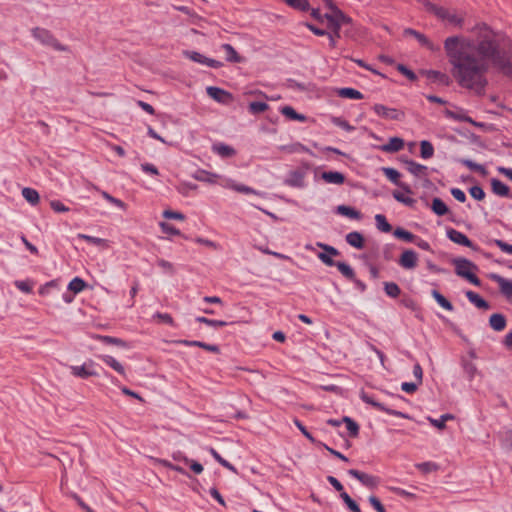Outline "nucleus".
Listing matches in <instances>:
<instances>
[{"label":"nucleus","mask_w":512,"mask_h":512,"mask_svg":"<svg viewBox=\"0 0 512 512\" xmlns=\"http://www.w3.org/2000/svg\"><path fill=\"white\" fill-rule=\"evenodd\" d=\"M281 113L284 116H286L289 119H291V120H298V121H305L306 120V116L305 115L297 113L294 110V108H292L291 106H284L281 109Z\"/></svg>","instance_id":"e433bc0d"},{"label":"nucleus","mask_w":512,"mask_h":512,"mask_svg":"<svg viewBox=\"0 0 512 512\" xmlns=\"http://www.w3.org/2000/svg\"><path fill=\"white\" fill-rule=\"evenodd\" d=\"M101 359L104 363L109 365L112 369L118 372L120 375L125 376V369L123 365L118 362L115 358L110 355L101 356Z\"/></svg>","instance_id":"bb28decb"},{"label":"nucleus","mask_w":512,"mask_h":512,"mask_svg":"<svg viewBox=\"0 0 512 512\" xmlns=\"http://www.w3.org/2000/svg\"><path fill=\"white\" fill-rule=\"evenodd\" d=\"M175 343L182 344V345H185V346H196V347L202 348L204 350H207L209 352L216 353V354L220 353L219 346L214 345V344H208V343H205V342H202V341H197V340H176Z\"/></svg>","instance_id":"ddd939ff"},{"label":"nucleus","mask_w":512,"mask_h":512,"mask_svg":"<svg viewBox=\"0 0 512 512\" xmlns=\"http://www.w3.org/2000/svg\"><path fill=\"white\" fill-rule=\"evenodd\" d=\"M209 452L220 465L232 471L233 473H237V469L231 463L225 460L214 448H210Z\"/></svg>","instance_id":"f704fd0d"},{"label":"nucleus","mask_w":512,"mask_h":512,"mask_svg":"<svg viewBox=\"0 0 512 512\" xmlns=\"http://www.w3.org/2000/svg\"><path fill=\"white\" fill-rule=\"evenodd\" d=\"M58 287H59V281L51 280L39 288V294L42 296L49 295L52 290L58 289Z\"/></svg>","instance_id":"49530a36"},{"label":"nucleus","mask_w":512,"mask_h":512,"mask_svg":"<svg viewBox=\"0 0 512 512\" xmlns=\"http://www.w3.org/2000/svg\"><path fill=\"white\" fill-rule=\"evenodd\" d=\"M404 147V140L400 137H392L386 143V152H397Z\"/></svg>","instance_id":"473e14b6"},{"label":"nucleus","mask_w":512,"mask_h":512,"mask_svg":"<svg viewBox=\"0 0 512 512\" xmlns=\"http://www.w3.org/2000/svg\"><path fill=\"white\" fill-rule=\"evenodd\" d=\"M462 368L469 381H472L479 374L476 365L465 359H462Z\"/></svg>","instance_id":"a878e982"},{"label":"nucleus","mask_w":512,"mask_h":512,"mask_svg":"<svg viewBox=\"0 0 512 512\" xmlns=\"http://www.w3.org/2000/svg\"><path fill=\"white\" fill-rule=\"evenodd\" d=\"M393 196L399 202H402V203H404L406 205H409V206H412L414 204V202H415L414 199L406 197L402 192H399V191H394L393 192Z\"/></svg>","instance_id":"69168bd1"},{"label":"nucleus","mask_w":512,"mask_h":512,"mask_svg":"<svg viewBox=\"0 0 512 512\" xmlns=\"http://www.w3.org/2000/svg\"><path fill=\"white\" fill-rule=\"evenodd\" d=\"M175 10H178L186 15H188L192 19V23H196L198 20H201V17L197 15L194 11L189 9L187 6H173Z\"/></svg>","instance_id":"13d9d810"},{"label":"nucleus","mask_w":512,"mask_h":512,"mask_svg":"<svg viewBox=\"0 0 512 512\" xmlns=\"http://www.w3.org/2000/svg\"><path fill=\"white\" fill-rule=\"evenodd\" d=\"M431 209L438 216H443L448 213L447 205L437 197L432 200Z\"/></svg>","instance_id":"c756f323"},{"label":"nucleus","mask_w":512,"mask_h":512,"mask_svg":"<svg viewBox=\"0 0 512 512\" xmlns=\"http://www.w3.org/2000/svg\"><path fill=\"white\" fill-rule=\"evenodd\" d=\"M407 170L416 177H425L428 175V168L425 165L414 161H407Z\"/></svg>","instance_id":"aec40b11"},{"label":"nucleus","mask_w":512,"mask_h":512,"mask_svg":"<svg viewBox=\"0 0 512 512\" xmlns=\"http://www.w3.org/2000/svg\"><path fill=\"white\" fill-rule=\"evenodd\" d=\"M160 227L164 233L171 234V235H178V236L181 235L180 230L175 228L173 225H171L169 223L161 222Z\"/></svg>","instance_id":"0e129e2a"},{"label":"nucleus","mask_w":512,"mask_h":512,"mask_svg":"<svg viewBox=\"0 0 512 512\" xmlns=\"http://www.w3.org/2000/svg\"><path fill=\"white\" fill-rule=\"evenodd\" d=\"M386 176L389 178L390 181H392L394 184L402 187L406 192L410 193V189L408 186L404 185L403 183L399 182L400 173L393 169V168H386Z\"/></svg>","instance_id":"2f4dec72"},{"label":"nucleus","mask_w":512,"mask_h":512,"mask_svg":"<svg viewBox=\"0 0 512 512\" xmlns=\"http://www.w3.org/2000/svg\"><path fill=\"white\" fill-rule=\"evenodd\" d=\"M93 365L94 362L90 360L88 363H85L82 366H71V372L74 376L83 379L91 376H97L98 373L92 369Z\"/></svg>","instance_id":"9b49d317"},{"label":"nucleus","mask_w":512,"mask_h":512,"mask_svg":"<svg viewBox=\"0 0 512 512\" xmlns=\"http://www.w3.org/2000/svg\"><path fill=\"white\" fill-rule=\"evenodd\" d=\"M328 22V28L331 29L337 37H340L341 27L351 23V18L346 16L340 9H335L334 13L324 15Z\"/></svg>","instance_id":"39448f33"},{"label":"nucleus","mask_w":512,"mask_h":512,"mask_svg":"<svg viewBox=\"0 0 512 512\" xmlns=\"http://www.w3.org/2000/svg\"><path fill=\"white\" fill-rule=\"evenodd\" d=\"M173 458L175 460H181L183 461L185 464H188L191 468V470L196 473V474H200L203 472V466L202 464H200L199 462L195 461V460H191L189 458H187L186 456H173Z\"/></svg>","instance_id":"72a5a7b5"},{"label":"nucleus","mask_w":512,"mask_h":512,"mask_svg":"<svg viewBox=\"0 0 512 512\" xmlns=\"http://www.w3.org/2000/svg\"><path fill=\"white\" fill-rule=\"evenodd\" d=\"M404 34L406 36H412L414 37L421 46L423 47H426L428 48L429 50H434L435 47L433 45V43L423 34V33H420L414 29H411V28H407L404 30Z\"/></svg>","instance_id":"2eb2a0df"},{"label":"nucleus","mask_w":512,"mask_h":512,"mask_svg":"<svg viewBox=\"0 0 512 512\" xmlns=\"http://www.w3.org/2000/svg\"><path fill=\"white\" fill-rule=\"evenodd\" d=\"M469 193H470V195H471L474 199H476V200H478V201H481V200H483V199L485 198V192H484L483 188H482V187H480V186H477V185H476V186L471 187V188L469 189Z\"/></svg>","instance_id":"052dcab7"},{"label":"nucleus","mask_w":512,"mask_h":512,"mask_svg":"<svg viewBox=\"0 0 512 512\" xmlns=\"http://www.w3.org/2000/svg\"><path fill=\"white\" fill-rule=\"evenodd\" d=\"M417 1L425 7L426 11L434 14L441 21L446 22L447 24L452 25L454 27H462L464 22V16L457 10L438 6L430 2L429 0Z\"/></svg>","instance_id":"f03ea898"},{"label":"nucleus","mask_w":512,"mask_h":512,"mask_svg":"<svg viewBox=\"0 0 512 512\" xmlns=\"http://www.w3.org/2000/svg\"><path fill=\"white\" fill-rule=\"evenodd\" d=\"M349 475L358 479L364 486L374 489L378 487L381 483V478L373 475L366 474L356 469H350L348 471Z\"/></svg>","instance_id":"423d86ee"},{"label":"nucleus","mask_w":512,"mask_h":512,"mask_svg":"<svg viewBox=\"0 0 512 512\" xmlns=\"http://www.w3.org/2000/svg\"><path fill=\"white\" fill-rule=\"evenodd\" d=\"M399 286L394 282H386V294L391 297H397L400 294Z\"/></svg>","instance_id":"e2e57ef3"},{"label":"nucleus","mask_w":512,"mask_h":512,"mask_svg":"<svg viewBox=\"0 0 512 512\" xmlns=\"http://www.w3.org/2000/svg\"><path fill=\"white\" fill-rule=\"evenodd\" d=\"M230 188L244 194H255V195H261L258 191L254 190L253 188L243 185V184H231Z\"/></svg>","instance_id":"5fc2aeb1"},{"label":"nucleus","mask_w":512,"mask_h":512,"mask_svg":"<svg viewBox=\"0 0 512 512\" xmlns=\"http://www.w3.org/2000/svg\"><path fill=\"white\" fill-rule=\"evenodd\" d=\"M380 257V250L379 248H371L369 251L364 255L365 263L369 264V262H375L377 264V261Z\"/></svg>","instance_id":"bf43d9fd"},{"label":"nucleus","mask_w":512,"mask_h":512,"mask_svg":"<svg viewBox=\"0 0 512 512\" xmlns=\"http://www.w3.org/2000/svg\"><path fill=\"white\" fill-rule=\"evenodd\" d=\"M341 274L349 280H354L355 273L354 270L345 262H337L335 265Z\"/></svg>","instance_id":"79ce46f5"},{"label":"nucleus","mask_w":512,"mask_h":512,"mask_svg":"<svg viewBox=\"0 0 512 512\" xmlns=\"http://www.w3.org/2000/svg\"><path fill=\"white\" fill-rule=\"evenodd\" d=\"M507 324L506 318L501 313H494L489 318V325L495 331H502L505 329Z\"/></svg>","instance_id":"dca6fc26"},{"label":"nucleus","mask_w":512,"mask_h":512,"mask_svg":"<svg viewBox=\"0 0 512 512\" xmlns=\"http://www.w3.org/2000/svg\"><path fill=\"white\" fill-rule=\"evenodd\" d=\"M185 56L189 58L190 60L207 65L208 64V57L204 56L203 54L196 52V51H185Z\"/></svg>","instance_id":"c03bdc74"},{"label":"nucleus","mask_w":512,"mask_h":512,"mask_svg":"<svg viewBox=\"0 0 512 512\" xmlns=\"http://www.w3.org/2000/svg\"><path fill=\"white\" fill-rule=\"evenodd\" d=\"M420 74L425 76L431 82L439 83L448 86L451 83L450 77L436 70H421Z\"/></svg>","instance_id":"9d476101"},{"label":"nucleus","mask_w":512,"mask_h":512,"mask_svg":"<svg viewBox=\"0 0 512 512\" xmlns=\"http://www.w3.org/2000/svg\"><path fill=\"white\" fill-rule=\"evenodd\" d=\"M490 279L499 285L500 292L507 299L512 298V281L508 280L498 274H490Z\"/></svg>","instance_id":"1a4fd4ad"},{"label":"nucleus","mask_w":512,"mask_h":512,"mask_svg":"<svg viewBox=\"0 0 512 512\" xmlns=\"http://www.w3.org/2000/svg\"><path fill=\"white\" fill-rule=\"evenodd\" d=\"M286 184L292 187H303L304 173L298 170L292 171L289 178L286 180Z\"/></svg>","instance_id":"b1692460"},{"label":"nucleus","mask_w":512,"mask_h":512,"mask_svg":"<svg viewBox=\"0 0 512 512\" xmlns=\"http://www.w3.org/2000/svg\"><path fill=\"white\" fill-rule=\"evenodd\" d=\"M346 242L357 249H362L364 247V237L357 231L348 233L346 235Z\"/></svg>","instance_id":"4be33fe9"},{"label":"nucleus","mask_w":512,"mask_h":512,"mask_svg":"<svg viewBox=\"0 0 512 512\" xmlns=\"http://www.w3.org/2000/svg\"><path fill=\"white\" fill-rule=\"evenodd\" d=\"M466 297L468 298V300L474 304L477 308L479 309H484V310H487L490 308V305L489 303L484 300L479 294H477L476 292H473V291H467L466 292Z\"/></svg>","instance_id":"412c9836"},{"label":"nucleus","mask_w":512,"mask_h":512,"mask_svg":"<svg viewBox=\"0 0 512 512\" xmlns=\"http://www.w3.org/2000/svg\"><path fill=\"white\" fill-rule=\"evenodd\" d=\"M22 196L32 205L38 204L40 200L39 193L35 189L29 187L22 189Z\"/></svg>","instance_id":"cd10ccee"},{"label":"nucleus","mask_w":512,"mask_h":512,"mask_svg":"<svg viewBox=\"0 0 512 512\" xmlns=\"http://www.w3.org/2000/svg\"><path fill=\"white\" fill-rule=\"evenodd\" d=\"M50 207L57 213L69 211V208L67 206H65L62 202H60L59 200H52L50 202Z\"/></svg>","instance_id":"338daca9"},{"label":"nucleus","mask_w":512,"mask_h":512,"mask_svg":"<svg viewBox=\"0 0 512 512\" xmlns=\"http://www.w3.org/2000/svg\"><path fill=\"white\" fill-rule=\"evenodd\" d=\"M453 265L455 266V273L475 286H480L481 281L475 275V271L478 270V267L466 258H456L452 260Z\"/></svg>","instance_id":"7ed1b4c3"},{"label":"nucleus","mask_w":512,"mask_h":512,"mask_svg":"<svg viewBox=\"0 0 512 512\" xmlns=\"http://www.w3.org/2000/svg\"><path fill=\"white\" fill-rule=\"evenodd\" d=\"M360 396L365 403L372 405L373 407L377 408L380 411L384 410L383 404L380 403L379 401H376L375 398L369 395L367 392L362 391Z\"/></svg>","instance_id":"de8ad7c7"},{"label":"nucleus","mask_w":512,"mask_h":512,"mask_svg":"<svg viewBox=\"0 0 512 512\" xmlns=\"http://www.w3.org/2000/svg\"><path fill=\"white\" fill-rule=\"evenodd\" d=\"M85 287H86V282L79 277L73 278L68 285V289L75 294L83 291L85 289Z\"/></svg>","instance_id":"58836bf2"},{"label":"nucleus","mask_w":512,"mask_h":512,"mask_svg":"<svg viewBox=\"0 0 512 512\" xmlns=\"http://www.w3.org/2000/svg\"><path fill=\"white\" fill-rule=\"evenodd\" d=\"M321 177L327 183L340 185L345 182L344 174L338 171H325L322 173Z\"/></svg>","instance_id":"a211bd4d"},{"label":"nucleus","mask_w":512,"mask_h":512,"mask_svg":"<svg viewBox=\"0 0 512 512\" xmlns=\"http://www.w3.org/2000/svg\"><path fill=\"white\" fill-rule=\"evenodd\" d=\"M491 189H492V192L497 196H500V197H508L509 196V192H510L509 187L506 184H504L502 181H500L499 179H496V178L491 179Z\"/></svg>","instance_id":"f3484780"},{"label":"nucleus","mask_w":512,"mask_h":512,"mask_svg":"<svg viewBox=\"0 0 512 512\" xmlns=\"http://www.w3.org/2000/svg\"><path fill=\"white\" fill-rule=\"evenodd\" d=\"M337 94H338V96H340L342 98H349V99H356V100L363 99V94L360 91H358L354 88H349V87L340 88L337 91Z\"/></svg>","instance_id":"393cba45"},{"label":"nucleus","mask_w":512,"mask_h":512,"mask_svg":"<svg viewBox=\"0 0 512 512\" xmlns=\"http://www.w3.org/2000/svg\"><path fill=\"white\" fill-rule=\"evenodd\" d=\"M196 321L199 322V323L206 324V325L211 326V327H224V326L229 324L226 321L213 320V319L206 318L204 316L197 317Z\"/></svg>","instance_id":"a18cd8bd"},{"label":"nucleus","mask_w":512,"mask_h":512,"mask_svg":"<svg viewBox=\"0 0 512 512\" xmlns=\"http://www.w3.org/2000/svg\"><path fill=\"white\" fill-rule=\"evenodd\" d=\"M101 195H102V197H103L104 199H106V200H107L108 202H110L111 204H113V205H115V206H117V207H119V208H121V209H123V210H125V209H126V204H125L122 200H120V199H118V198L113 197L112 195H110V194H109V193H107L106 191H102V192H101Z\"/></svg>","instance_id":"4d7b16f0"},{"label":"nucleus","mask_w":512,"mask_h":512,"mask_svg":"<svg viewBox=\"0 0 512 512\" xmlns=\"http://www.w3.org/2000/svg\"><path fill=\"white\" fill-rule=\"evenodd\" d=\"M340 497L352 512H361L359 505L346 493H340Z\"/></svg>","instance_id":"8fccbe9b"},{"label":"nucleus","mask_w":512,"mask_h":512,"mask_svg":"<svg viewBox=\"0 0 512 512\" xmlns=\"http://www.w3.org/2000/svg\"><path fill=\"white\" fill-rule=\"evenodd\" d=\"M452 419H454V416L452 414H444L440 417V419H433L431 417H428L429 422L439 430H443L446 427V421Z\"/></svg>","instance_id":"37998d69"},{"label":"nucleus","mask_w":512,"mask_h":512,"mask_svg":"<svg viewBox=\"0 0 512 512\" xmlns=\"http://www.w3.org/2000/svg\"><path fill=\"white\" fill-rule=\"evenodd\" d=\"M289 6L298 9L300 11H306L309 9L308 0H283Z\"/></svg>","instance_id":"603ef678"},{"label":"nucleus","mask_w":512,"mask_h":512,"mask_svg":"<svg viewBox=\"0 0 512 512\" xmlns=\"http://www.w3.org/2000/svg\"><path fill=\"white\" fill-rule=\"evenodd\" d=\"M416 468L424 474H428L437 471L439 466L434 462H423L416 464Z\"/></svg>","instance_id":"3c124183"},{"label":"nucleus","mask_w":512,"mask_h":512,"mask_svg":"<svg viewBox=\"0 0 512 512\" xmlns=\"http://www.w3.org/2000/svg\"><path fill=\"white\" fill-rule=\"evenodd\" d=\"M418 263V255L414 250L407 249L402 252L398 260V264L406 270L416 268Z\"/></svg>","instance_id":"6e6552de"},{"label":"nucleus","mask_w":512,"mask_h":512,"mask_svg":"<svg viewBox=\"0 0 512 512\" xmlns=\"http://www.w3.org/2000/svg\"><path fill=\"white\" fill-rule=\"evenodd\" d=\"M213 151L223 158H229L236 154V151L231 146L223 143L214 144L212 147Z\"/></svg>","instance_id":"5701e85b"},{"label":"nucleus","mask_w":512,"mask_h":512,"mask_svg":"<svg viewBox=\"0 0 512 512\" xmlns=\"http://www.w3.org/2000/svg\"><path fill=\"white\" fill-rule=\"evenodd\" d=\"M395 67L402 75L407 77L410 81L417 80V75L412 70H410L408 67H406L405 65L396 64Z\"/></svg>","instance_id":"6e6d98bb"},{"label":"nucleus","mask_w":512,"mask_h":512,"mask_svg":"<svg viewBox=\"0 0 512 512\" xmlns=\"http://www.w3.org/2000/svg\"><path fill=\"white\" fill-rule=\"evenodd\" d=\"M459 162L472 171L479 172L481 174L486 173L484 166H482L481 164H477L469 159H461L459 160Z\"/></svg>","instance_id":"09e8293b"},{"label":"nucleus","mask_w":512,"mask_h":512,"mask_svg":"<svg viewBox=\"0 0 512 512\" xmlns=\"http://www.w3.org/2000/svg\"><path fill=\"white\" fill-rule=\"evenodd\" d=\"M206 92L209 97L222 104H229L233 100V96L230 92L219 87L209 86L206 88Z\"/></svg>","instance_id":"0eeeda50"},{"label":"nucleus","mask_w":512,"mask_h":512,"mask_svg":"<svg viewBox=\"0 0 512 512\" xmlns=\"http://www.w3.org/2000/svg\"><path fill=\"white\" fill-rule=\"evenodd\" d=\"M96 338L107 345H115V346H119V347H123V348H126L128 346L127 343L120 338L106 336V335H97Z\"/></svg>","instance_id":"c85d7f7f"},{"label":"nucleus","mask_w":512,"mask_h":512,"mask_svg":"<svg viewBox=\"0 0 512 512\" xmlns=\"http://www.w3.org/2000/svg\"><path fill=\"white\" fill-rule=\"evenodd\" d=\"M221 49L224 51L225 53V59L226 61L230 62V63H242L244 62L245 58L242 57L236 50L235 48L230 45V44H222L221 45Z\"/></svg>","instance_id":"4468645a"},{"label":"nucleus","mask_w":512,"mask_h":512,"mask_svg":"<svg viewBox=\"0 0 512 512\" xmlns=\"http://www.w3.org/2000/svg\"><path fill=\"white\" fill-rule=\"evenodd\" d=\"M342 421L346 424L349 436L353 438L357 437L359 434V425L348 416H344Z\"/></svg>","instance_id":"c9c22d12"},{"label":"nucleus","mask_w":512,"mask_h":512,"mask_svg":"<svg viewBox=\"0 0 512 512\" xmlns=\"http://www.w3.org/2000/svg\"><path fill=\"white\" fill-rule=\"evenodd\" d=\"M78 237L89 242V243H92L97 246H101L103 248L109 247L108 241L103 238L93 237V236L86 235V234H78Z\"/></svg>","instance_id":"a19ab883"},{"label":"nucleus","mask_w":512,"mask_h":512,"mask_svg":"<svg viewBox=\"0 0 512 512\" xmlns=\"http://www.w3.org/2000/svg\"><path fill=\"white\" fill-rule=\"evenodd\" d=\"M420 154L423 159L431 158L434 155L433 145L427 140L421 141L420 142Z\"/></svg>","instance_id":"4c0bfd02"},{"label":"nucleus","mask_w":512,"mask_h":512,"mask_svg":"<svg viewBox=\"0 0 512 512\" xmlns=\"http://www.w3.org/2000/svg\"><path fill=\"white\" fill-rule=\"evenodd\" d=\"M32 35L39 40L42 44L51 46L57 51H67L68 48L65 45H62L53 34L44 28L36 27L32 29Z\"/></svg>","instance_id":"20e7f679"},{"label":"nucleus","mask_w":512,"mask_h":512,"mask_svg":"<svg viewBox=\"0 0 512 512\" xmlns=\"http://www.w3.org/2000/svg\"><path fill=\"white\" fill-rule=\"evenodd\" d=\"M268 108H269V106L265 102H257V101H255V102H251L249 104V111L252 114L262 113V112L266 111Z\"/></svg>","instance_id":"864d4df0"},{"label":"nucleus","mask_w":512,"mask_h":512,"mask_svg":"<svg viewBox=\"0 0 512 512\" xmlns=\"http://www.w3.org/2000/svg\"><path fill=\"white\" fill-rule=\"evenodd\" d=\"M432 296L442 308L448 311L453 310V305L451 304V302L448 301L440 292H438L437 290H433Z\"/></svg>","instance_id":"ea45409f"},{"label":"nucleus","mask_w":512,"mask_h":512,"mask_svg":"<svg viewBox=\"0 0 512 512\" xmlns=\"http://www.w3.org/2000/svg\"><path fill=\"white\" fill-rule=\"evenodd\" d=\"M14 285L22 292L24 293H31L32 292V282L29 280L21 281L17 280L14 282Z\"/></svg>","instance_id":"680f3d73"},{"label":"nucleus","mask_w":512,"mask_h":512,"mask_svg":"<svg viewBox=\"0 0 512 512\" xmlns=\"http://www.w3.org/2000/svg\"><path fill=\"white\" fill-rule=\"evenodd\" d=\"M473 33L475 40L460 36L446 38L444 49L457 83L481 94L487 85L485 74L489 69V60L501 66L509 76H512V65L500 55L498 34L487 24H477Z\"/></svg>","instance_id":"f257e3e1"},{"label":"nucleus","mask_w":512,"mask_h":512,"mask_svg":"<svg viewBox=\"0 0 512 512\" xmlns=\"http://www.w3.org/2000/svg\"><path fill=\"white\" fill-rule=\"evenodd\" d=\"M447 236L452 242L456 244L475 249L472 241L464 233L458 230L449 229L447 231Z\"/></svg>","instance_id":"f8f14e48"},{"label":"nucleus","mask_w":512,"mask_h":512,"mask_svg":"<svg viewBox=\"0 0 512 512\" xmlns=\"http://www.w3.org/2000/svg\"><path fill=\"white\" fill-rule=\"evenodd\" d=\"M336 211H337L338 214H340L342 216L349 217V218L354 219V220H361L362 219L361 212L356 210L353 207H350V206L339 205V206H337Z\"/></svg>","instance_id":"6ab92c4d"},{"label":"nucleus","mask_w":512,"mask_h":512,"mask_svg":"<svg viewBox=\"0 0 512 512\" xmlns=\"http://www.w3.org/2000/svg\"><path fill=\"white\" fill-rule=\"evenodd\" d=\"M393 234L396 238H398L404 242H415V240L417 238L414 234H412L411 232H409L401 227L396 228L393 231Z\"/></svg>","instance_id":"7c9ffc66"},{"label":"nucleus","mask_w":512,"mask_h":512,"mask_svg":"<svg viewBox=\"0 0 512 512\" xmlns=\"http://www.w3.org/2000/svg\"><path fill=\"white\" fill-rule=\"evenodd\" d=\"M494 243L497 247H499L503 252L512 254V245L504 242L500 239H495Z\"/></svg>","instance_id":"774afa93"}]
</instances>
